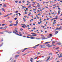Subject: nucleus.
Here are the masks:
<instances>
[{"mask_svg":"<svg viewBox=\"0 0 62 62\" xmlns=\"http://www.w3.org/2000/svg\"><path fill=\"white\" fill-rule=\"evenodd\" d=\"M40 47H41V48H45V47H46V46L44 45H41L40 46Z\"/></svg>","mask_w":62,"mask_h":62,"instance_id":"obj_1","label":"nucleus"},{"mask_svg":"<svg viewBox=\"0 0 62 62\" xmlns=\"http://www.w3.org/2000/svg\"><path fill=\"white\" fill-rule=\"evenodd\" d=\"M39 44H38L35 46H34V47H33L32 48H34V49H36V48H37V46H39Z\"/></svg>","mask_w":62,"mask_h":62,"instance_id":"obj_2","label":"nucleus"},{"mask_svg":"<svg viewBox=\"0 0 62 62\" xmlns=\"http://www.w3.org/2000/svg\"><path fill=\"white\" fill-rule=\"evenodd\" d=\"M19 56V55H16L15 56V57L16 58H17Z\"/></svg>","mask_w":62,"mask_h":62,"instance_id":"obj_3","label":"nucleus"},{"mask_svg":"<svg viewBox=\"0 0 62 62\" xmlns=\"http://www.w3.org/2000/svg\"><path fill=\"white\" fill-rule=\"evenodd\" d=\"M35 37H33L32 36H31L30 37V38H31V39H35Z\"/></svg>","mask_w":62,"mask_h":62,"instance_id":"obj_4","label":"nucleus"},{"mask_svg":"<svg viewBox=\"0 0 62 62\" xmlns=\"http://www.w3.org/2000/svg\"><path fill=\"white\" fill-rule=\"evenodd\" d=\"M62 53H61V54H60V56H58V57L59 58H60V57H62Z\"/></svg>","mask_w":62,"mask_h":62,"instance_id":"obj_5","label":"nucleus"},{"mask_svg":"<svg viewBox=\"0 0 62 62\" xmlns=\"http://www.w3.org/2000/svg\"><path fill=\"white\" fill-rule=\"evenodd\" d=\"M60 29L59 28H57L55 29V30L56 31L57 30H60Z\"/></svg>","mask_w":62,"mask_h":62,"instance_id":"obj_6","label":"nucleus"},{"mask_svg":"<svg viewBox=\"0 0 62 62\" xmlns=\"http://www.w3.org/2000/svg\"><path fill=\"white\" fill-rule=\"evenodd\" d=\"M14 31H15V32H16V33H18V31H17V30L16 29L14 30Z\"/></svg>","mask_w":62,"mask_h":62,"instance_id":"obj_7","label":"nucleus"},{"mask_svg":"<svg viewBox=\"0 0 62 62\" xmlns=\"http://www.w3.org/2000/svg\"><path fill=\"white\" fill-rule=\"evenodd\" d=\"M32 60H33V59L32 58H31L30 59V61L31 62H33Z\"/></svg>","mask_w":62,"mask_h":62,"instance_id":"obj_8","label":"nucleus"},{"mask_svg":"<svg viewBox=\"0 0 62 62\" xmlns=\"http://www.w3.org/2000/svg\"><path fill=\"white\" fill-rule=\"evenodd\" d=\"M58 33V31H55V34L56 35V34H57V33Z\"/></svg>","mask_w":62,"mask_h":62,"instance_id":"obj_9","label":"nucleus"},{"mask_svg":"<svg viewBox=\"0 0 62 62\" xmlns=\"http://www.w3.org/2000/svg\"><path fill=\"white\" fill-rule=\"evenodd\" d=\"M13 25H14V24H13V23H11V24H10L9 26H12Z\"/></svg>","mask_w":62,"mask_h":62,"instance_id":"obj_10","label":"nucleus"},{"mask_svg":"<svg viewBox=\"0 0 62 62\" xmlns=\"http://www.w3.org/2000/svg\"><path fill=\"white\" fill-rule=\"evenodd\" d=\"M9 14H8L6 16H3L5 17H7V16H9Z\"/></svg>","mask_w":62,"mask_h":62,"instance_id":"obj_11","label":"nucleus"},{"mask_svg":"<svg viewBox=\"0 0 62 62\" xmlns=\"http://www.w3.org/2000/svg\"><path fill=\"white\" fill-rule=\"evenodd\" d=\"M48 43H50V42H48L45 43V44H48Z\"/></svg>","mask_w":62,"mask_h":62,"instance_id":"obj_12","label":"nucleus"},{"mask_svg":"<svg viewBox=\"0 0 62 62\" xmlns=\"http://www.w3.org/2000/svg\"><path fill=\"white\" fill-rule=\"evenodd\" d=\"M45 38V37H42V39H44Z\"/></svg>","mask_w":62,"mask_h":62,"instance_id":"obj_13","label":"nucleus"},{"mask_svg":"<svg viewBox=\"0 0 62 62\" xmlns=\"http://www.w3.org/2000/svg\"><path fill=\"white\" fill-rule=\"evenodd\" d=\"M16 24H18V20H17L16 21Z\"/></svg>","mask_w":62,"mask_h":62,"instance_id":"obj_14","label":"nucleus"},{"mask_svg":"<svg viewBox=\"0 0 62 62\" xmlns=\"http://www.w3.org/2000/svg\"><path fill=\"white\" fill-rule=\"evenodd\" d=\"M17 54H20V52L19 51H17Z\"/></svg>","mask_w":62,"mask_h":62,"instance_id":"obj_15","label":"nucleus"},{"mask_svg":"<svg viewBox=\"0 0 62 62\" xmlns=\"http://www.w3.org/2000/svg\"><path fill=\"white\" fill-rule=\"evenodd\" d=\"M1 9L2 10H3V11H5V9H4L3 8H2Z\"/></svg>","mask_w":62,"mask_h":62,"instance_id":"obj_16","label":"nucleus"},{"mask_svg":"<svg viewBox=\"0 0 62 62\" xmlns=\"http://www.w3.org/2000/svg\"><path fill=\"white\" fill-rule=\"evenodd\" d=\"M54 19H56V20H57V18H53L52 19V20H54Z\"/></svg>","mask_w":62,"mask_h":62,"instance_id":"obj_17","label":"nucleus"},{"mask_svg":"<svg viewBox=\"0 0 62 62\" xmlns=\"http://www.w3.org/2000/svg\"><path fill=\"white\" fill-rule=\"evenodd\" d=\"M61 44L60 43H57V44H58V45H60Z\"/></svg>","mask_w":62,"mask_h":62,"instance_id":"obj_18","label":"nucleus"},{"mask_svg":"<svg viewBox=\"0 0 62 62\" xmlns=\"http://www.w3.org/2000/svg\"><path fill=\"white\" fill-rule=\"evenodd\" d=\"M3 43H2V44H1L0 45V47H1V46H3Z\"/></svg>","mask_w":62,"mask_h":62,"instance_id":"obj_19","label":"nucleus"},{"mask_svg":"<svg viewBox=\"0 0 62 62\" xmlns=\"http://www.w3.org/2000/svg\"><path fill=\"white\" fill-rule=\"evenodd\" d=\"M31 34H33V35H37V34L35 33H31Z\"/></svg>","mask_w":62,"mask_h":62,"instance_id":"obj_20","label":"nucleus"},{"mask_svg":"<svg viewBox=\"0 0 62 62\" xmlns=\"http://www.w3.org/2000/svg\"><path fill=\"white\" fill-rule=\"evenodd\" d=\"M3 7H6V4L3 5Z\"/></svg>","mask_w":62,"mask_h":62,"instance_id":"obj_21","label":"nucleus"},{"mask_svg":"<svg viewBox=\"0 0 62 62\" xmlns=\"http://www.w3.org/2000/svg\"><path fill=\"white\" fill-rule=\"evenodd\" d=\"M49 36H50V37H51L52 36V34H49Z\"/></svg>","mask_w":62,"mask_h":62,"instance_id":"obj_22","label":"nucleus"},{"mask_svg":"<svg viewBox=\"0 0 62 62\" xmlns=\"http://www.w3.org/2000/svg\"><path fill=\"white\" fill-rule=\"evenodd\" d=\"M58 15H59L60 14V11L59 10L58 11Z\"/></svg>","mask_w":62,"mask_h":62,"instance_id":"obj_23","label":"nucleus"},{"mask_svg":"<svg viewBox=\"0 0 62 62\" xmlns=\"http://www.w3.org/2000/svg\"><path fill=\"white\" fill-rule=\"evenodd\" d=\"M49 46H50V44H48L46 45V46H48V47H49Z\"/></svg>","mask_w":62,"mask_h":62,"instance_id":"obj_24","label":"nucleus"},{"mask_svg":"<svg viewBox=\"0 0 62 62\" xmlns=\"http://www.w3.org/2000/svg\"><path fill=\"white\" fill-rule=\"evenodd\" d=\"M25 8V7H24V6H23V7H22V9H23V8Z\"/></svg>","mask_w":62,"mask_h":62,"instance_id":"obj_25","label":"nucleus"},{"mask_svg":"<svg viewBox=\"0 0 62 62\" xmlns=\"http://www.w3.org/2000/svg\"><path fill=\"white\" fill-rule=\"evenodd\" d=\"M32 3H33L34 4V5H35V3H36V2L34 1H33V2H32Z\"/></svg>","mask_w":62,"mask_h":62,"instance_id":"obj_26","label":"nucleus"},{"mask_svg":"<svg viewBox=\"0 0 62 62\" xmlns=\"http://www.w3.org/2000/svg\"><path fill=\"white\" fill-rule=\"evenodd\" d=\"M52 46L51 45V46H49L48 47V48H50V47H52Z\"/></svg>","mask_w":62,"mask_h":62,"instance_id":"obj_27","label":"nucleus"},{"mask_svg":"<svg viewBox=\"0 0 62 62\" xmlns=\"http://www.w3.org/2000/svg\"><path fill=\"white\" fill-rule=\"evenodd\" d=\"M23 29H22V28H21L20 29V31H23Z\"/></svg>","mask_w":62,"mask_h":62,"instance_id":"obj_28","label":"nucleus"},{"mask_svg":"<svg viewBox=\"0 0 62 62\" xmlns=\"http://www.w3.org/2000/svg\"><path fill=\"white\" fill-rule=\"evenodd\" d=\"M16 35H18V36H20V34L18 33H16Z\"/></svg>","mask_w":62,"mask_h":62,"instance_id":"obj_29","label":"nucleus"},{"mask_svg":"<svg viewBox=\"0 0 62 62\" xmlns=\"http://www.w3.org/2000/svg\"><path fill=\"white\" fill-rule=\"evenodd\" d=\"M14 25H15V26H17V24H14Z\"/></svg>","mask_w":62,"mask_h":62,"instance_id":"obj_30","label":"nucleus"},{"mask_svg":"<svg viewBox=\"0 0 62 62\" xmlns=\"http://www.w3.org/2000/svg\"><path fill=\"white\" fill-rule=\"evenodd\" d=\"M48 60H49V59L48 58L46 60V61H48Z\"/></svg>","mask_w":62,"mask_h":62,"instance_id":"obj_31","label":"nucleus"},{"mask_svg":"<svg viewBox=\"0 0 62 62\" xmlns=\"http://www.w3.org/2000/svg\"><path fill=\"white\" fill-rule=\"evenodd\" d=\"M28 49V48H26L24 49V50H26V49Z\"/></svg>","mask_w":62,"mask_h":62,"instance_id":"obj_32","label":"nucleus"},{"mask_svg":"<svg viewBox=\"0 0 62 62\" xmlns=\"http://www.w3.org/2000/svg\"><path fill=\"white\" fill-rule=\"evenodd\" d=\"M4 32H1L0 33V34H4Z\"/></svg>","mask_w":62,"mask_h":62,"instance_id":"obj_33","label":"nucleus"},{"mask_svg":"<svg viewBox=\"0 0 62 62\" xmlns=\"http://www.w3.org/2000/svg\"><path fill=\"white\" fill-rule=\"evenodd\" d=\"M15 2L16 3H18V1L17 0L16 1H15Z\"/></svg>","mask_w":62,"mask_h":62,"instance_id":"obj_34","label":"nucleus"},{"mask_svg":"<svg viewBox=\"0 0 62 62\" xmlns=\"http://www.w3.org/2000/svg\"><path fill=\"white\" fill-rule=\"evenodd\" d=\"M47 38H51V37H50V36H47Z\"/></svg>","mask_w":62,"mask_h":62,"instance_id":"obj_35","label":"nucleus"},{"mask_svg":"<svg viewBox=\"0 0 62 62\" xmlns=\"http://www.w3.org/2000/svg\"><path fill=\"white\" fill-rule=\"evenodd\" d=\"M12 32H8V33H9V34H10V33H11Z\"/></svg>","mask_w":62,"mask_h":62,"instance_id":"obj_36","label":"nucleus"},{"mask_svg":"<svg viewBox=\"0 0 62 62\" xmlns=\"http://www.w3.org/2000/svg\"><path fill=\"white\" fill-rule=\"evenodd\" d=\"M38 24H40V22H38Z\"/></svg>","mask_w":62,"mask_h":62,"instance_id":"obj_37","label":"nucleus"},{"mask_svg":"<svg viewBox=\"0 0 62 62\" xmlns=\"http://www.w3.org/2000/svg\"><path fill=\"white\" fill-rule=\"evenodd\" d=\"M13 32L15 34H16V32L15 31H13Z\"/></svg>","mask_w":62,"mask_h":62,"instance_id":"obj_38","label":"nucleus"},{"mask_svg":"<svg viewBox=\"0 0 62 62\" xmlns=\"http://www.w3.org/2000/svg\"><path fill=\"white\" fill-rule=\"evenodd\" d=\"M30 3V2L28 3H27V4H26L27 6H28V5L29 4V3Z\"/></svg>","mask_w":62,"mask_h":62,"instance_id":"obj_39","label":"nucleus"},{"mask_svg":"<svg viewBox=\"0 0 62 62\" xmlns=\"http://www.w3.org/2000/svg\"><path fill=\"white\" fill-rule=\"evenodd\" d=\"M18 11H16L15 12V13H18Z\"/></svg>","mask_w":62,"mask_h":62,"instance_id":"obj_40","label":"nucleus"},{"mask_svg":"<svg viewBox=\"0 0 62 62\" xmlns=\"http://www.w3.org/2000/svg\"><path fill=\"white\" fill-rule=\"evenodd\" d=\"M31 7V6L29 5L28 6V8H30V7Z\"/></svg>","mask_w":62,"mask_h":62,"instance_id":"obj_41","label":"nucleus"},{"mask_svg":"<svg viewBox=\"0 0 62 62\" xmlns=\"http://www.w3.org/2000/svg\"><path fill=\"white\" fill-rule=\"evenodd\" d=\"M56 6V4H54L53 5V6Z\"/></svg>","mask_w":62,"mask_h":62,"instance_id":"obj_42","label":"nucleus"},{"mask_svg":"<svg viewBox=\"0 0 62 62\" xmlns=\"http://www.w3.org/2000/svg\"><path fill=\"white\" fill-rule=\"evenodd\" d=\"M23 38H26V36H23Z\"/></svg>","mask_w":62,"mask_h":62,"instance_id":"obj_43","label":"nucleus"},{"mask_svg":"<svg viewBox=\"0 0 62 62\" xmlns=\"http://www.w3.org/2000/svg\"><path fill=\"white\" fill-rule=\"evenodd\" d=\"M0 6H2V4H0V8H1Z\"/></svg>","mask_w":62,"mask_h":62,"instance_id":"obj_44","label":"nucleus"},{"mask_svg":"<svg viewBox=\"0 0 62 62\" xmlns=\"http://www.w3.org/2000/svg\"><path fill=\"white\" fill-rule=\"evenodd\" d=\"M17 18H15L14 19V20H17Z\"/></svg>","mask_w":62,"mask_h":62,"instance_id":"obj_45","label":"nucleus"},{"mask_svg":"<svg viewBox=\"0 0 62 62\" xmlns=\"http://www.w3.org/2000/svg\"><path fill=\"white\" fill-rule=\"evenodd\" d=\"M27 36H31V35L30 34V35H27Z\"/></svg>","mask_w":62,"mask_h":62,"instance_id":"obj_46","label":"nucleus"},{"mask_svg":"<svg viewBox=\"0 0 62 62\" xmlns=\"http://www.w3.org/2000/svg\"><path fill=\"white\" fill-rule=\"evenodd\" d=\"M48 58H49V59H50V56H49L48 57Z\"/></svg>","mask_w":62,"mask_h":62,"instance_id":"obj_47","label":"nucleus"},{"mask_svg":"<svg viewBox=\"0 0 62 62\" xmlns=\"http://www.w3.org/2000/svg\"><path fill=\"white\" fill-rule=\"evenodd\" d=\"M24 21L25 22H26V20H25V19H24Z\"/></svg>","mask_w":62,"mask_h":62,"instance_id":"obj_48","label":"nucleus"},{"mask_svg":"<svg viewBox=\"0 0 62 62\" xmlns=\"http://www.w3.org/2000/svg\"><path fill=\"white\" fill-rule=\"evenodd\" d=\"M21 1H19V3H21Z\"/></svg>","mask_w":62,"mask_h":62,"instance_id":"obj_49","label":"nucleus"},{"mask_svg":"<svg viewBox=\"0 0 62 62\" xmlns=\"http://www.w3.org/2000/svg\"><path fill=\"white\" fill-rule=\"evenodd\" d=\"M12 22L11 21H9V23H12Z\"/></svg>","mask_w":62,"mask_h":62,"instance_id":"obj_50","label":"nucleus"},{"mask_svg":"<svg viewBox=\"0 0 62 62\" xmlns=\"http://www.w3.org/2000/svg\"><path fill=\"white\" fill-rule=\"evenodd\" d=\"M62 28V26H61V27H60V29H61V28Z\"/></svg>","mask_w":62,"mask_h":62,"instance_id":"obj_51","label":"nucleus"},{"mask_svg":"<svg viewBox=\"0 0 62 62\" xmlns=\"http://www.w3.org/2000/svg\"><path fill=\"white\" fill-rule=\"evenodd\" d=\"M53 2V1H52L50 2V3H52Z\"/></svg>","mask_w":62,"mask_h":62,"instance_id":"obj_52","label":"nucleus"},{"mask_svg":"<svg viewBox=\"0 0 62 62\" xmlns=\"http://www.w3.org/2000/svg\"><path fill=\"white\" fill-rule=\"evenodd\" d=\"M33 29L34 30H35L36 29V28L35 27H34L33 28Z\"/></svg>","mask_w":62,"mask_h":62,"instance_id":"obj_53","label":"nucleus"},{"mask_svg":"<svg viewBox=\"0 0 62 62\" xmlns=\"http://www.w3.org/2000/svg\"><path fill=\"white\" fill-rule=\"evenodd\" d=\"M27 38H30V37L28 36H27Z\"/></svg>","mask_w":62,"mask_h":62,"instance_id":"obj_54","label":"nucleus"},{"mask_svg":"<svg viewBox=\"0 0 62 62\" xmlns=\"http://www.w3.org/2000/svg\"><path fill=\"white\" fill-rule=\"evenodd\" d=\"M27 53H26V54H24V55H26V54H27Z\"/></svg>","mask_w":62,"mask_h":62,"instance_id":"obj_55","label":"nucleus"},{"mask_svg":"<svg viewBox=\"0 0 62 62\" xmlns=\"http://www.w3.org/2000/svg\"><path fill=\"white\" fill-rule=\"evenodd\" d=\"M52 43H55V42L54 41H52Z\"/></svg>","mask_w":62,"mask_h":62,"instance_id":"obj_56","label":"nucleus"},{"mask_svg":"<svg viewBox=\"0 0 62 62\" xmlns=\"http://www.w3.org/2000/svg\"><path fill=\"white\" fill-rule=\"evenodd\" d=\"M0 15H2V14H1V12H0Z\"/></svg>","mask_w":62,"mask_h":62,"instance_id":"obj_57","label":"nucleus"},{"mask_svg":"<svg viewBox=\"0 0 62 62\" xmlns=\"http://www.w3.org/2000/svg\"><path fill=\"white\" fill-rule=\"evenodd\" d=\"M21 26L22 27H23V28H25V27L23 26Z\"/></svg>","mask_w":62,"mask_h":62,"instance_id":"obj_58","label":"nucleus"},{"mask_svg":"<svg viewBox=\"0 0 62 62\" xmlns=\"http://www.w3.org/2000/svg\"><path fill=\"white\" fill-rule=\"evenodd\" d=\"M12 57H11L10 58V60H11V59H12Z\"/></svg>","mask_w":62,"mask_h":62,"instance_id":"obj_59","label":"nucleus"},{"mask_svg":"<svg viewBox=\"0 0 62 62\" xmlns=\"http://www.w3.org/2000/svg\"><path fill=\"white\" fill-rule=\"evenodd\" d=\"M60 1L61 3H62V0H60Z\"/></svg>","mask_w":62,"mask_h":62,"instance_id":"obj_60","label":"nucleus"},{"mask_svg":"<svg viewBox=\"0 0 62 62\" xmlns=\"http://www.w3.org/2000/svg\"><path fill=\"white\" fill-rule=\"evenodd\" d=\"M20 36H22V34H20Z\"/></svg>","mask_w":62,"mask_h":62,"instance_id":"obj_61","label":"nucleus"},{"mask_svg":"<svg viewBox=\"0 0 62 62\" xmlns=\"http://www.w3.org/2000/svg\"><path fill=\"white\" fill-rule=\"evenodd\" d=\"M37 7H39V5H37Z\"/></svg>","mask_w":62,"mask_h":62,"instance_id":"obj_62","label":"nucleus"},{"mask_svg":"<svg viewBox=\"0 0 62 62\" xmlns=\"http://www.w3.org/2000/svg\"><path fill=\"white\" fill-rule=\"evenodd\" d=\"M3 27H1L0 28V29H3Z\"/></svg>","mask_w":62,"mask_h":62,"instance_id":"obj_63","label":"nucleus"},{"mask_svg":"<svg viewBox=\"0 0 62 62\" xmlns=\"http://www.w3.org/2000/svg\"><path fill=\"white\" fill-rule=\"evenodd\" d=\"M12 13H10V14H9V15H11L12 14Z\"/></svg>","mask_w":62,"mask_h":62,"instance_id":"obj_64","label":"nucleus"}]
</instances>
